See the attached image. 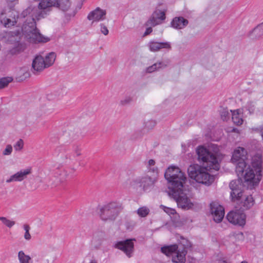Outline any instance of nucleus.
Returning <instances> with one entry per match:
<instances>
[{"instance_id": "21", "label": "nucleus", "mask_w": 263, "mask_h": 263, "mask_svg": "<svg viewBox=\"0 0 263 263\" xmlns=\"http://www.w3.org/2000/svg\"><path fill=\"white\" fill-rule=\"evenodd\" d=\"M188 21L182 17H175L171 23L172 27L176 29H181L188 24Z\"/></svg>"}, {"instance_id": "27", "label": "nucleus", "mask_w": 263, "mask_h": 263, "mask_svg": "<svg viewBox=\"0 0 263 263\" xmlns=\"http://www.w3.org/2000/svg\"><path fill=\"white\" fill-rule=\"evenodd\" d=\"M0 220L3 224L9 228H11L15 224V222L14 220L8 219L5 217H0Z\"/></svg>"}, {"instance_id": "6", "label": "nucleus", "mask_w": 263, "mask_h": 263, "mask_svg": "<svg viewBox=\"0 0 263 263\" xmlns=\"http://www.w3.org/2000/svg\"><path fill=\"white\" fill-rule=\"evenodd\" d=\"M191 247L190 242L182 238L179 246L173 245L161 248L162 252L166 255L171 256L172 261L175 263H184L186 249Z\"/></svg>"}, {"instance_id": "18", "label": "nucleus", "mask_w": 263, "mask_h": 263, "mask_svg": "<svg viewBox=\"0 0 263 263\" xmlns=\"http://www.w3.org/2000/svg\"><path fill=\"white\" fill-rule=\"evenodd\" d=\"M156 181L154 178L147 176L141 177L140 187H142L145 192H149L153 187Z\"/></svg>"}, {"instance_id": "29", "label": "nucleus", "mask_w": 263, "mask_h": 263, "mask_svg": "<svg viewBox=\"0 0 263 263\" xmlns=\"http://www.w3.org/2000/svg\"><path fill=\"white\" fill-rule=\"evenodd\" d=\"M24 146V140L22 139H20L17 140L14 144L13 147L16 152L21 151Z\"/></svg>"}, {"instance_id": "41", "label": "nucleus", "mask_w": 263, "mask_h": 263, "mask_svg": "<svg viewBox=\"0 0 263 263\" xmlns=\"http://www.w3.org/2000/svg\"><path fill=\"white\" fill-rule=\"evenodd\" d=\"M64 157L65 158V160H64L63 163L65 164H68L70 162V160L67 158V156H64Z\"/></svg>"}, {"instance_id": "35", "label": "nucleus", "mask_w": 263, "mask_h": 263, "mask_svg": "<svg viewBox=\"0 0 263 263\" xmlns=\"http://www.w3.org/2000/svg\"><path fill=\"white\" fill-rule=\"evenodd\" d=\"M100 31L104 35H107L108 34L109 31L106 27L104 24L101 23L100 24Z\"/></svg>"}, {"instance_id": "19", "label": "nucleus", "mask_w": 263, "mask_h": 263, "mask_svg": "<svg viewBox=\"0 0 263 263\" xmlns=\"http://www.w3.org/2000/svg\"><path fill=\"white\" fill-rule=\"evenodd\" d=\"M231 112H232V119L233 123L236 125H241L243 122V109L231 110Z\"/></svg>"}, {"instance_id": "37", "label": "nucleus", "mask_w": 263, "mask_h": 263, "mask_svg": "<svg viewBox=\"0 0 263 263\" xmlns=\"http://www.w3.org/2000/svg\"><path fill=\"white\" fill-rule=\"evenodd\" d=\"M133 99L130 97H126L125 98L123 99L121 101V103L123 105L126 104L127 103H130L132 101Z\"/></svg>"}, {"instance_id": "14", "label": "nucleus", "mask_w": 263, "mask_h": 263, "mask_svg": "<svg viewBox=\"0 0 263 263\" xmlns=\"http://www.w3.org/2000/svg\"><path fill=\"white\" fill-rule=\"evenodd\" d=\"M106 11L99 7L91 11L87 16L88 20L94 22L103 21L106 18Z\"/></svg>"}, {"instance_id": "39", "label": "nucleus", "mask_w": 263, "mask_h": 263, "mask_svg": "<svg viewBox=\"0 0 263 263\" xmlns=\"http://www.w3.org/2000/svg\"><path fill=\"white\" fill-rule=\"evenodd\" d=\"M25 239L26 240H29L31 238V235L29 233V232H25L24 235Z\"/></svg>"}, {"instance_id": "22", "label": "nucleus", "mask_w": 263, "mask_h": 263, "mask_svg": "<svg viewBox=\"0 0 263 263\" xmlns=\"http://www.w3.org/2000/svg\"><path fill=\"white\" fill-rule=\"evenodd\" d=\"M263 35V23L258 25L249 33L250 39L256 40Z\"/></svg>"}, {"instance_id": "47", "label": "nucleus", "mask_w": 263, "mask_h": 263, "mask_svg": "<svg viewBox=\"0 0 263 263\" xmlns=\"http://www.w3.org/2000/svg\"><path fill=\"white\" fill-rule=\"evenodd\" d=\"M241 263H248L246 261H243Z\"/></svg>"}, {"instance_id": "32", "label": "nucleus", "mask_w": 263, "mask_h": 263, "mask_svg": "<svg viewBox=\"0 0 263 263\" xmlns=\"http://www.w3.org/2000/svg\"><path fill=\"white\" fill-rule=\"evenodd\" d=\"M12 81L11 77L3 78L0 79V89L6 86Z\"/></svg>"}, {"instance_id": "10", "label": "nucleus", "mask_w": 263, "mask_h": 263, "mask_svg": "<svg viewBox=\"0 0 263 263\" xmlns=\"http://www.w3.org/2000/svg\"><path fill=\"white\" fill-rule=\"evenodd\" d=\"M227 219L233 225L243 227L246 222V215L244 212L239 210L229 212L227 215Z\"/></svg>"}, {"instance_id": "23", "label": "nucleus", "mask_w": 263, "mask_h": 263, "mask_svg": "<svg viewBox=\"0 0 263 263\" xmlns=\"http://www.w3.org/2000/svg\"><path fill=\"white\" fill-rule=\"evenodd\" d=\"M56 57V54L53 52H51L48 53L44 57V63L46 68L50 67L54 64Z\"/></svg>"}, {"instance_id": "45", "label": "nucleus", "mask_w": 263, "mask_h": 263, "mask_svg": "<svg viewBox=\"0 0 263 263\" xmlns=\"http://www.w3.org/2000/svg\"><path fill=\"white\" fill-rule=\"evenodd\" d=\"M218 263H228L227 260L222 259L219 261Z\"/></svg>"}, {"instance_id": "28", "label": "nucleus", "mask_w": 263, "mask_h": 263, "mask_svg": "<svg viewBox=\"0 0 263 263\" xmlns=\"http://www.w3.org/2000/svg\"><path fill=\"white\" fill-rule=\"evenodd\" d=\"M137 213L140 217H145L149 214V210L146 206H142L137 210Z\"/></svg>"}, {"instance_id": "7", "label": "nucleus", "mask_w": 263, "mask_h": 263, "mask_svg": "<svg viewBox=\"0 0 263 263\" xmlns=\"http://www.w3.org/2000/svg\"><path fill=\"white\" fill-rule=\"evenodd\" d=\"M21 17L23 16L21 14L18 16V12L15 9L6 7L1 13L0 22L5 27L10 28L16 25L18 19Z\"/></svg>"}, {"instance_id": "3", "label": "nucleus", "mask_w": 263, "mask_h": 263, "mask_svg": "<svg viewBox=\"0 0 263 263\" xmlns=\"http://www.w3.org/2000/svg\"><path fill=\"white\" fill-rule=\"evenodd\" d=\"M240 171L236 170L237 175L243 180L248 187L256 185L261 177V156L259 155L254 156L251 161L242 165Z\"/></svg>"}, {"instance_id": "40", "label": "nucleus", "mask_w": 263, "mask_h": 263, "mask_svg": "<svg viewBox=\"0 0 263 263\" xmlns=\"http://www.w3.org/2000/svg\"><path fill=\"white\" fill-rule=\"evenodd\" d=\"M152 32V29L151 27L147 28L144 33V35H147Z\"/></svg>"}, {"instance_id": "48", "label": "nucleus", "mask_w": 263, "mask_h": 263, "mask_svg": "<svg viewBox=\"0 0 263 263\" xmlns=\"http://www.w3.org/2000/svg\"><path fill=\"white\" fill-rule=\"evenodd\" d=\"M67 176V174H65V178H66Z\"/></svg>"}, {"instance_id": "43", "label": "nucleus", "mask_w": 263, "mask_h": 263, "mask_svg": "<svg viewBox=\"0 0 263 263\" xmlns=\"http://www.w3.org/2000/svg\"><path fill=\"white\" fill-rule=\"evenodd\" d=\"M86 263H98V262L96 259H92L89 260L88 262Z\"/></svg>"}, {"instance_id": "13", "label": "nucleus", "mask_w": 263, "mask_h": 263, "mask_svg": "<svg viewBox=\"0 0 263 263\" xmlns=\"http://www.w3.org/2000/svg\"><path fill=\"white\" fill-rule=\"evenodd\" d=\"M31 173V168L28 167L25 169H22L16 172L15 174L10 176L6 182L7 183H11L14 182H21L25 180L28 175Z\"/></svg>"}, {"instance_id": "2", "label": "nucleus", "mask_w": 263, "mask_h": 263, "mask_svg": "<svg viewBox=\"0 0 263 263\" xmlns=\"http://www.w3.org/2000/svg\"><path fill=\"white\" fill-rule=\"evenodd\" d=\"M164 177L168 182L170 194L175 200L178 206L186 210L192 209L194 203L187 196V179L184 173L178 166L171 165L166 169Z\"/></svg>"}, {"instance_id": "16", "label": "nucleus", "mask_w": 263, "mask_h": 263, "mask_svg": "<svg viewBox=\"0 0 263 263\" xmlns=\"http://www.w3.org/2000/svg\"><path fill=\"white\" fill-rule=\"evenodd\" d=\"M32 67L34 72H40L46 69L44 57L41 55H36L32 61Z\"/></svg>"}, {"instance_id": "38", "label": "nucleus", "mask_w": 263, "mask_h": 263, "mask_svg": "<svg viewBox=\"0 0 263 263\" xmlns=\"http://www.w3.org/2000/svg\"><path fill=\"white\" fill-rule=\"evenodd\" d=\"M245 108H246L247 110H248L250 114H251V113L253 112V111L254 110L255 107H254V104H251L249 105L248 106L246 107Z\"/></svg>"}, {"instance_id": "15", "label": "nucleus", "mask_w": 263, "mask_h": 263, "mask_svg": "<svg viewBox=\"0 0 263 263\" xmlns=\"http://www.w3.org/2000/svg\"><path fill=\"white\" fill-rule=\"evenodd\" d=\"M165 18V13L163 11L156 10L152 14V16L147 21V25L156 26L160 24Z\"/></svg>"}, {"instance_id": "5", "label": "nucleus", "mask_w": 263, "mask_h": 263, "mask_svg": "<svg viewBox=\"0 0 263 263\" xmlns=\"http://www.w3.org/2000/svg\"><path fill=\"white\" fill-rule=\"evenodd\" d=\"M229 186L231 190L230 198L233 202L241 206L244 210L249 209L254 205V200L252 196L244 194L242 192V185L239 180L232 181Z\"/></svg>"}, {"instance_id": "31", "label": "nucleus", "mask_w": 263, "mask_h": 263, "mask_svg": "<svg viewBox=\"0 0 263 263\" xmlns=\"http://www.w3.org/2000/svg\"><path fill=\"white\" fill-rule=\"evenodd\" d=\"M160 209H161L164 212H165L168 215L171 216L176 214V210L174 209L171 208L169 207L165 206L163 205H161L160 206Z\"/></svg>"}, {"instance_id": "42", "label": "nucleus", "mask_w": 263, "mask_h": 263, "mask_svg": "<svg viewBox=\"0 0 263 263\" xmlns=\"http://www.w3.org/2000/svg\"><path fill=\"white\" fill-rule=\"evenodd\" d=\"M23 229L25 231V232H29L30 230V227L28 224H24L23 226Z\"/></svg>"}, {"instance_id": "34", "label": "nucleus", "mask_w": 263, "mask_h": 263, "mask_svg": "<svg viewBox=\"0 0 263 263\" xmlns=\"http://www.w3.org/2000/svg\"><path fill=\"white\" fill-rule=\"evenodd\" d=\"M13 147L10 144H7L3 151V155L4 156L10 155L12 152Z\"/></svg>"}, {"instance_id": "25", "label": "nucleus", "mask_w": 263, "mask_h": 263, "mask_svg": "<svg viewBox=\"0 0 263 263\" xmlns=\"http://www.w3.org/2000/svg\"><path fill=\"white\" fill-rule=\"evenodd\" d=\"M165 66L166 64H165L163 62H159L147 67L146 69V71L148 73H152Z\"/></svg>"}, {"instance_id": "12", "label": "nucleus", "mask_w": 263, "mask_h": 263, "mask_svg": "<svg viewBox=\"0 0 263 263\" xmlns=\"http://www.w3.org/2000/svg\"><path fill=\"white\" fill-rule=\"evenodd\" d=\"M210 213L213 220L217 223L222 221L224 215V210L218 202H213L210 204Z\"/></svg>"}, {"instance_id": "1", "label": "nucleus", "mask_w": 263, "mask_h": 263, "mask_svg": "<svg viewBox=\"0 0 263 263\" xmlns=\"http://www.w3.org/2000/svg\"><path fill=\"white\" fill-rule=\"evenodd\" d=\"M196 153L198 160L203 164L190 165L187 168L188 175L196 183L209 186L215 180L213 172L220 168L219 148L215 144L210 143L197 146Z\"/></svg>"}, {"instance_id": "24", "label": "nucleus", "mask_w": 263, "mask_h": 263, "mask_svg": "<svg viewBox=\"0 0 263 263\" xmlns=\"http://www.w3.org/2000/svg\"><path fill=\"white\" fill-rule=\"evenodd\" d=\"M141 178H133L128 179L125 184L127 187H132L133 189H137L140 187Z\"/></svg>"}, {"instance_id": "11", "label": "nucleus", "mask_w": 263, "mask_h": 263, "mask_svg": "<svg viewBox=\"0 0 263 263\" xmlns=\"http://www.w3.org/2000/svg\"><path fill=\"white\" fill-rule=\"evenodd\" d=\"M134 239L119 241L115 243L114 246L116 249L122 251L127 256L130 257L134 251Z\"/></svg>"}, {"instance_id": "33", "label": "nucleus", "mask_w": 263, "mask_h": 263, "mask_svg": "<svg viewBox=\"0 0 263 263\" xmlns=\"http://www.w3.org/2000/svg\"><path fill=\"white\" fill-rule=\"evenodd\" d=\"M147 167L153 172L157 173V168L155 166V161L153 159H150L147 162Z\"/></svg>"}, {"instance_id": "17", "label": "nucleus", "mask_w": 263, "mask_h": 263, "mask_svg": "<svg viewBox=\"0 0 263 263\" xmlns=\"http://www.w3.org/2000/svg\"><path fill=\"white\" fill-rule=\"evenodd\" d=\"M147 46L149 49L153 52L157 51L161 49H170L171 48V44L169 42L151 41Z\"/></svg>"}, {"instance_id": "46", "label": "nucleus", "mask_w": 263, "mask_h": 263, "mask_svg": "<svg viewBox=\"0 0 263 263\" xmlns=\"http://www.w3.org/2000/svg\"><path fill=\"white\" fill-rule=\"evenodd\" d=\"M233 130L234 132H236V131L237 132V131H238V129H237L236 128H233Z\"/></svg>"}, {"instance_id": "36", "label": "nucleus", "mask_w": 263, "mask_h": 263, "mask_svg": "<svg viewBox=\"0 0 263 263\" xmlns=\"http://www.w3.org/2000/svg\"><path fill=\"white\" fill-rule=\"evenodd\" d=\"M229 114V112H228V111L227 110L223 109V111L221 112V119L223 121L227 120V119L228 118Z\"/></svg>"}, {"instance_id": "20", "label": "nucleus", "mask_w": 263, "mask_h": 263, "mask_svg": "<svg viewBox=\"0 0 263 263\" xmlns=\"http://www.w3.org/2000/svg\"><path fill=\"white\" fill-rule=\"evenodd\" d=\"M16 78L17 81H22L29 78L30 76L29 69L28 67L24 66L19 68L16 72Z\"/></svg>"}, {"instance_id": "4", "label": "nucleus", "mask_w": 263, "mask_h": 263, "mask_svg": "<svg viewBox=\"0 0 263 263\" xmlns=\"http://www.w3.org/2000/svg\"><path fill=\"white\" fill-rule=\"evenodd\" d=\"M23 17V16L21 14ZM26 17L25 23L22 28V34L24 36L26 41L30 44H37L40 43H46L50 40L47 36L42 35L36 29L34 16L32 13L25 16Z\"/></svg>"}, {"instance_id": "26", "label": "nucleus", "mask_w": 263, "mask_h": 263, "mask_svg": "<svg viewBox=\"0 0 263 263\" xmlns=\"http://www.w3.org/2000/svg\"><path fill=\"white\" fill-rule=\"evenodd\" d=\"M18 259L20 263H30L31 257L21 250L18 252Z\"/></svg>"}, {"instance_id": "30", "label": "nucleus", "mask_w": 263, "mask_h": 263, "mask_svg": "<svg viewBox=\"0 0 263 263\" xmlns=\"http://www.w3.org/2000/svg\"><path fill=\"white\" fill-rule=\"evenodd\" d=\"M20 34L21 33L20 32H17V33L10 32L6 33V37H8V41L12 42L15 41L17 36Z\"/></svg>"}, {"instance_id": "9", "label": "nucleus", "mask_w": 263, "mask_h": 263, "mask_svg": "<svg viewBox=\"0 0 263 263\" xmlns=\"http://www.w3.org/2000/svg\"><path fill=\"white\" fill-rule=\"evenodd\" d=\"M231 161L236 165V170L239 171H241L242 165L250 161L247 151L241 147H238L234 150Z\"/></svg>"}, {"instance_id": "44", "label": "nucleus", "mask_w": 263, "mask_h": 263, "mask_svg": "<svg viewBox=\"0 0 263 263\" xmlns=\"http://www.w3.org/2000/svg\"><path fill=\"white\" fill-rule=\"evenodd\" d=\"M17 1V0H6L8 4H10L11 3H14V2H16Z\"/></svg>"}, {"instance_id": "8", "label": "nucleus", "mask_w": 263, "mask_h": 263, "mask_svg": "<svg viewBox=\"0 0 263 263\" xmlns=\"http://www.w3.org/2000/svg\"><path fill=\"white\" fill-rule=\"evenodd\" d=\"M119 204L116 202H110L99 207L100 218L104 221L112 220L118 213Z\"/></svg>"}]
</instances>
